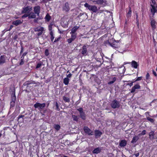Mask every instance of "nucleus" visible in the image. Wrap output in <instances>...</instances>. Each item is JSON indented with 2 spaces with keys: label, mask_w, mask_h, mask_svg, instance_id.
I'll return each mask as SVG.
<instances>
[{
  "label": "nucleus",
  "mask_w": 157,
  "mask_h": 157,
  "mask_svg": "<svg viewBox=\"0 0 157 157\" xmlns=\"http://www.w3.org/2000/svg\"><path fill=\"white\" fill-rule=\"evenodd\" d=\"M42 65V63H38L37 64V65L36 67V68L37 69L40 67Z\"/></svg>",
  "instance_id": "obj_41"
},
{
  "label": "nucleus",
  "mask_w": 157,
  "mask_h": 157,
  "mask_svg": "<svg viewBox=\"0 0 157 157\" xmlns=\"http://www.w3.org/2000/svg\"><path fill=\"white\" fill-rule=\"evenodd\" d=\"M40 19L39 18H37L36 19H34V22L35 23H37L38 22V20H39Z\"/></svg>",
  "instance_id": "obj_50"
},
{
  "label": "nucleus",
  "mask_w": 157,
  "mask_h": 157,
  "mask_svg": "<svg viewBox=\"0 0 157 157\" xmlns=\"http://www.w3.org/2000/svg\"><path fill=\"white\" fill-rule=\"evenodd\" d=\"M142 78V77H138L137 79L135 81H137L139 80H140Z\"/></svg>",
  "instance_id": "obj_48"
},
{
  "label": "nucleus",
  "mask_w": 157,
  "mask_h": 157,
  "mask_svg": "<svg viewBox=\"0 0 157 157\" xmlns=\"http://www.w3.org/2000/svg\"><path fill=\"white\" fill-rule=\"evenodd\" d=\"M70 8L69 6V4L67 2H66L63 7V10L66 12H68L70 10Z\"/></svg>",
  "instance_id": "obj_10"
},
{
  "label": "nucleus",
  "mask_w": 157,
  "mask_h": 157,
  "mask_svg": "<svg viewBox=\"0 0 157 157\" xmlns=\"http://www.w3.org/2000/svg\"><path fill=\"white\" fill-rule=\"evenodd\" d=\"M45 103L41 104L37 102L34 105V106L35 108L40 110L42 109L45 106Z\"/></svg>",
  "instance_id": "obj_4"
},
{
  "label": "nucleus",
  "mask_w": 157,
  "mask_h": 157,
  "mask_svg": "<svg viewBox=\"0 0 157 157\" xmlns=\"http://www.w3.org/2000/svg\"><path fill=\"white\" fill-rule=\"evenodd\" d=\"M34 11L35 14L39 16L40 11V7L39 6H36L34 7Z\"/></svg>",
  "instance_id": "obj_9"
},
{
  "label": "nucleus",
  "mask_w": 157,
  "mask_h": 157,
  "mask_svg": "<svg viewBox=\"0 0 157 157\" xmlns=\"http://www.w3.org/2000/svg\"><path fill=\"white\" fill-rule=\"evenodd\" d=\"M94 133L95 137L96 138H98L100 137L102 134L101 132L98 130H95Z\"/></svg>",
  "instance_id": "obj_12"
},
{
  "label": "nucleus",
  "mask_w": 157,
  "mask_h": 157,
  "mask_svg": "<svg viewBox=\"0 0 157 157\" xmlns=\"http://www.w3.org/2000/svg\"><path fill=\"white\" fill-rule=\"evenodd\" d=\"M78 17H81V18L83 19H86L87 18V15L86 13H80L78 15Z\"/></svg>",
  "instance_id": "obj_13"
},
{
  "label": "nucleus",
  "mask_w": 157,
  "mask_h": 157,
  "mask_svg": "<svg viewBox=\"0 0 157 157\" xmlns=\"http://www.w3.org/2000/svg\"><path fill=\"white\" fill-rule=\"evenodd\" d=\"M78 28L79 27L77 26L74 27L72 29L70 33H75V32L77 30Z\"/></svg>",
  "instance_id": "obj_27"
},
{
  "label": "nucleus",
  "mask_w": 157,
  "mask_h": 157,
  "mask_svg": "<svg viewBox=\"0 0 157 157\" xmlns=\"http://www.w3.org/2000/svg\"><path fill=\"white\" fill-rule=\"evenodd\" d=\"M133 82H132L131 83H128L127 84V85H129L131 87L132 85Z\"/></svg>",
  "instance_id": "obj_54"
},
{
  "label": "nucleus",
  "mask_w": 157,
  "mask_h": 157,
  "mask_svg": "<svg viewBox=\"0 0 157 157\" xmlns=\"http://www.w3.org/2000/svg\"><path fill=\"white\" fill-rule=\"evenodd\" d=\"M31 83H32L31 82H25L24 84L23 85L25 86H27V87Z\"/></svg>",
  "instance_id": "obj_38"
},
{
  "label": "nucleus",
  "mask_w": 157,
  "mask_h": 157,
  "mask_svg": "<svg viewBox=\"0 0 157 157\" xmlns=\"http://www.w3.org/2000/svg\"><path fill=\"white\" fill-rule=\"evenodd\" d=\"M74 40L71 38H69L67 40V42L69 44L71 43Z\"/></svg>",
  "instance_id": "obj_39"
},
{
  "label": "nucleus",
  "mask_w": 157,
  "mask_h": 157,
  "mask_svg": "<svg viewBox=\"0 0 157 157\" xmlns=\"http://www.w3.org/2000/svg\"><path fill=\"white\" fill-rule=\"evenodd\" d=\"M151 24L152 28L153 29H154L156 28V25H155L156 22L153 18H151Z\"/></svg>",
  "instance_id": "obj_16"
},
{
  "label": "nucleus",
  "mask_w": 157,
  "mask_h": 157,
  "mask_svg": "<svg viewBox=\"0 0 157 157\" xmlns=\"http://www.w3.org/2000/svg\"><path fill=\"white\" fill-rule=\"evenodd\" d=\"M127 141L125 140H122L120 141L119 145L121 147L125 146L127 144Z\"/></svg>",
  "instance_id": "obj_18"
},
{
  "label": "nucleus",
  "mask_w": 157,
  "mask_h": 157,
  "mask_svg": "<svg viewBox=\"0 0 157 157\" xmlns=\"http://www.w3.org/2000/svg\"><path fill=\"white\" fill-rule=\"evenodd\" d=\"M5 62V59L4 55L1 56L0 57V65H2Z\"/></svg>",
  "instance_id": "obj_22"
},
{
  "label": "nucleus",
  "mask_w": 157,
  "mask_h": 157,
  "mask_svg": "<svg viewBox=\"0 0 157 157\" xmlns=\"http://www.w3.org/2000/svg\"><path fill=\"white\" fill-rule=\"evenodd\" d=\"M154 132L151 131L149 133V139L150 140H153L154 139Z\"/></svg>",
  "instance_id": "obj_21"
},
{
  "label": "nucleus",
  "mask_w": 157,
  "mask_h": 157,
  "mask_svg": "<svg viewBox=\"0 0 157 157\" xmlns=\"http://www.w3.org/2000/svg\"><path fill=\"white\" fill-rule=\"evenodd\" d=\"M23 47L21 46V50L20 52L21 53L23 52Z\"/></svg>",
  "instance_id": "obj_60"
},
{
  "label": "nucleus",
  "mask_w": 157,
  "mask_h": 157,
  "mask_svg": "<svg viewBox=\"0 0 157 157\" xmlns=\"http://www.w3.org/2000/svg\"><path fill=\"white\" fill-rule=\"evenodd\" d=\"M134 155H135V156L136 157L138 156L139 155V153H138L136 154H134Z\"/></svg>",
  "instance_id": "obj_59"
},
{
  "label": "nucleus",
  "mask_w": 157,
  "mask_h": 157,
  "mask_svg": "<svg viewBox=\"0 0 157 157\" xmlns=\"http://www.w3.org/2000/svg\"><path fill=\"white\" fill-rule=\"evenodd\" d=\"M136 20L137 21H138V19L137 18L138 17V15L137 14H136Z\"/></svg>",
  "instance_id": "obj_64"
},
{
  "label": "nucleus",
  "mask_w": 157,
  "mask_h": 157,
  "mask_svg": "<svg viewBox=\"0 0 157 157\" xmlns=\"http://www.w3.org/2000/svg\"><path fill=\"white\" fill-rule=\"evenodd\" d=\"M36 15L35 13L31 12L29 13V18H35L36 17Z\"/></svg>",
  "instance_id": "obj_25"
},
{
  "label": "nucleus",
  "mask_w": 157,
  "mask_h": 157,
  "mask_svg": "<svg viewBox=\"0 0 157 157\" xmlns=\"http://www.w3.org/2000/svg\"><path fill=\"white\" fill-rule=\"evenodd\" d=\"M139 139V136H135L134 137H133L132 140L131 141V143H135Z\"/></svg>",
  "instance_id": "obj_23"
},
{
  "label": "nucleus",
  "mask_w": 157,
  "mask_h": 157,
  "mask_svg": "<svg viewBox=\"0 0 157 157\" xmlns=\"http://www.w3.org/2000/svg\"><path fill=\"white\" fill-rule=\"evenodd\" d=\"M50 34L51 36V41L52 42L53 40H54V36L53 35V32L52 31H51L50 33Z\"/></svg>",
  "instance_id": "obj_35"
},
{
  "label": "nucleus",
  "mask_w": 157,
  "mask_h": 157,
  "mask_svg": "<svg viewBox=\"0 0 157 157\" xmlns=\"http://www.w3.org/2000/svg\"><path fill=\"white\" fill-rule=\"evenodd\" d=\"M45 54L46 56H48L49 55V53L48 49L45 50Z\"/></svg>",
  "instance_id": "obj_43"
},
{
  "label": "nucleus",
  "mask_w": 157,
  "mask_h": 157,
  "mask_svg": "<svg viewBox=\"0 0 157 157\" xmlns=\"http://www.w3.org/2000/svg\"><path fill=\"white\" fill-rule=\"evenodd\" d=\"M77 110L79 112V116L81 118L84 120H86V115L83 112V109L82 108H80L77 109Z\"/></svg>",
  "instance_id": "obj_2"
},
{
  "label": "nucleus",
  "mask_w": 157,
  "mask_h": 157,
  "mask_svg": "<svg viewBox=\"0 0 157 157\" xmlns=\"http://www.w3.org/2000/svg\"><path fill=\"white\" fill-rule=\"evenodd\" d=\"M151 6L152 7L151 8V12L152 14L153 17L155 13L157 12V7L152 5H151Z\"/></svg>",
  "instance_id": "obj_11"
},
{
  "label": "nucleus",
  "mask_w": 157,
  "mask_h": 157,
  "mask_svg": "<svg viewBox=\"0 0 157 157\" xmlns=\"http://www.w3.org/2000/svg\"><path fill=\"white\" fill-rule=\"evenodd\" d=\"M22 23V22L20 20H16L13 21L12 22V24L15 26H17L18 25L21 24Z\"/></svg>",
  "instance_id": "obj_17"
},
{
  "label": "nucleus",
  "mask_w": 157,
  "mask_h": 157,
  "mask_svg": "<svg viewBox=\"0 0 157 157\" xmlns=\"http://www.w3.org/2000/svg\"><path fill=\"white\" fill-rule=\"evenodd\" d=\"M43 33V31L40 32H39V33H37V35L38 36H40V35H42Z\"/></svg>",
  "instance_id": "obj_52"
},
{
  "label": "nucleus",
  "mask_w": 157,
  "mask_h": 157,
  "mask_svg": "<svg viewBox=\"0 0 157 157\" xmlns=\"http://www.w3.org/2000/svg\"><path fill=\"white\" fill-rule=\"evenodd\" d=\"M15 102L11 101L10 102V107H13L15 105Z\"/></svg>",
  "instance_id": "obj_46"
},
{
  "label": "nucleus",
  "mask_w": 157,
  "mask_h": 157,
  "mask_svg": "<svg viewBox=\"0 0 157 157\" xmlns=\"http://www.w3.org/2000/svg\"><path fill=\"white\" fill-rule=\"evenodd\" d=\"M44 28L43 27L39 26L34 29V30L35 32H41L44 31Z\"/></svg>",
  "instance_id": "obj_19"
},
{
  "label": "nucleus",
  "mask_w": 157,
  "mask_h": 157,
  "mask_svg": "<svg viewBox=\"0 0 157 157\" xmlns=\"http://www.w3.org/2000/svg\"><path fill=\"white\" fill-rule=\"evenodd\" d=\"M70 33L71 34V38L73 39L74 40L76 38L77 34L76 33Z\"/></svg>",
  "instance_id": "obj_34"
},
{
  "label": "nucleus",
  "mask_w": 157,
  "mask_h": 157,
  "mask_svg": "<svg viewBox=\"0 0 157 157\" xmlns=\"http://www.w3.org/2000/svg\"><path fill=\"white\" fill-rule=\"evenodd\" d=\"M48 29L51 32L52 30V25H49L48 26Z\"/></svg>",
  "instance_id": "obj_47"
},
{
  "label": "nucleus",
  "mask_w": 157,
  "mask_h": 157,
  "mask_svg": "<svg viewBox=\"0 0 157 157\" xmlns=\"http://www.w3.org/2000/svg\"><path fill=\"white\" fill-rule=\"evenodd\" d=\"M129 9L128 12L126 16L128 18H129L130 17H131V15L132 10L131 9V8L130 7H129Z\"/></svg>",
  "instance_id": "obj_28"
},
{
  "label": "nucleus",
  "mask_w": 157,
  "mask_h": 157,
  "mask_svg": "<svg viewBox=\"0 0 157 157\" xmlns=\"http://www.w3.org/2000/svg\"><path fill=\"white\" fill-rule=\"evenodd\" d=\"M91 1H92L93 2H94V3L98 4V5H101L103 3H106V0H90Z\"/></svg>",
  "instance_id": "obj_7"
},
{
  "label": "nucleus",
  "mask_w": 157,
  "mask_h": 157,
  "mask_svg": "<svg viewBox=\"0 0 157 157\" xmlns=\"http://www.w3.org/2000/svg\"><path fill=\"white\" fill-rule=\"evenodd\" d=\"M51 18V17L49 15L48 13H47L46 14V15L45 17V19H46V20L47 21H50V20Z\"/></svg>",
  "instance_id": "obj_31"
},
{
  "label": "nucleus",
  "mask_w": 157,
  "mask_h": 157,
  "mask_svg": "<svg viewBox=\"0 0 157 157\" xmlns=\"http://www.w3.org/2000/svg\"><path fill=\"white\" fill-rule=\"evenodd\" d=\"M60 38H61L60 37H59L58 38H56L54 40V42H56L57 41H58L60 40Z\"/></svg>",
  "instance_id": "obj_45"
},
{
  "label": "nucleus",
  "mask_w": 157,
  "mask_h": 157,
  "mask_svg": "<svg viewBox=\"0 0 157 157\" xmlns=\"http://www.w3.org/2000/svg\"><path fill=\"white\" fill-rule=\"evenodd\" d=\"M28 1L31 2L32 3H34L35 2L37 1V0H28Z\"/></svg>",
  "instance_id": "obj_51"
},
{
  "label": "nucleus",
  "mask_w": 157,
  "mask_h": 157,
  "mask_svg": "<svg viewBox=\"0 0 157 157\" xmlns=\"http://www.w3.org/2000/svg\"><path fill=\"white\" fill-rule=\"evenodd\" d=\"M111 106L113 109L118 108L120 106V102L116 100H114L112 102Z\"/></svg>",
  "instance_id": "obj_3"
},
{
  "label": "nucleus",
  "mask_w": 157,
  "mask_h": 157,
  "mask_svg": "<svg viewBox=\"0 0 157 157\" xmlns=\"http://www.w3.org/2000/svg\"><path fill=\"white\" fill-rule=\"evenodd\" d=\"M101 149L99 147L95 148L92 151V152L94 154H98L101 151Z\"/></svg>",
  "instance_id": "obj_20"
},
{
  "label": "nucleus",
  "mask_w": 157,
  "mask_h": 157,
  "mask_svg": "<svg viewBox=\"0 0 157 157\" xmlns=\"http://www.w3.org/2000/svg\"><path fill=\"white\" fill-rule=\"evenodd\" d=\"M21 61L20 63V65H23L24 64V57H23V58H21Z\"/></svg>",
  "instance_id": "obj_40"
},
{
  "label": "nucleus",
  "mask_w": 157,
  "mask_h": 157,
  "mask_svg": "<svg viewBox=\"0 0 157 157\" xmlns=\"http://www.w3.org/2000/svg\"><path fill=\"white\" fill-rule=\"evenodd\" d=\"M140 87V86L138 84L135 85L132 87L131 92V93H134L135 91L136 90L139 89Z\"/></svg>",
  "instance_id": "obj_14"
},
{
  "label": "nucleus",
  "mask_w": 157,
  "mask_h": 157,
  "mask_svg": "<svg viewBox=\"0 0 157 157\" xmlns=\"http://www.w3.org/2000/svg\"><path fill=\"white\" fill-rule=\"evenodd\" d=\"M72 117L74 121L78 122L79 119V117L75 115L72 114Z\"/></svg>",
  "instance_id": "obj_26"
},
{
  "label": "nucleus",
  "mask_w": 157,
  "mask_h": 157,
  "mask_svg": "<svg viewBox=\"0 0 157 157\" xmlns=\"http://www.w3.org/2000/svg\"><path fill=\"white\" fill-rule=\"evenodd\" d=\"M29 17V14H28L25 13L22 16V18H24L25 17Z\"/></svg>",
  "instance_id": "obj_42"
},
{
  "label": "nucleus",
  "mask_w": 157,
  "mask_h": 157,
  "mask_svg": "<svg viewBox=\"0 0 157 157\" xmlns=\"http://www.w3.org/2000/svg\"><path fill=\"white\" fill-rule=\"evenodd\" d=\"M153 74L155 76H156L157 74L156 72L154 71V70H152Z\"/></svg>",
  "instance_id": "obj_57"
},
{
  "label": "nucleus",
  "mask_w": 157,
  "mask_h": 157,
  "mask_svg": "<svg viewBox=\"0 0 157 157\" xmlns=\"http://www.w3.org/2000/svg\"><path fill=\"white\" fill-rule=\"evenodd\" d=\"M23 10L22 11V13H29L30 11L32 10V7L31 6H27L25 8H23Z\"/></svg>",
  "instance_id": "obj_6"
},
{
  "label": "nucleus",
  "mask_w": 157,
  "mask_h": 157,
  "mask_svg": "<svg viewBox=\"0 0 157 157\" xmlns=\"http://www.w3.org/2000/svg\"><path fill=\"white\" fill-rule=\"evenodd\" d=\"M63 99L65 102H69L70 101L69 98L67 97H66L65 96H63Z\"/></svg>",
  "instance_id": "obj_33"
},
{
  "label": "nucleus",
  "mask_w": 157,
  "mask_h": 157,
  "mask_svg": "<svg viewBox=\"0 0 157 157\" xmlns=\"http://www.w3.org/2000/svg\"><path fill=\"white\" fill-rule=\"evenodd\" d=\"M54 128L57 131H58L60 128V126L58 124H54Z\"/></svg>",
  "instance_id": "obj_30"
},
{
  "label": "nucleus",
  "mask_w": 157,
  "mask_h": 157,
  "mask_svg": "<svg viewBox=\"0 0 157 157\" xmlns=\"http://www.w3.org/2000/svg\"><path fill=\"white\" fill-rule=\"evenodd\" d=\"M109 45L114 49L118 48L120 47V43L118 42H114L113 43H109Z\"/></svg>",
  "instance_id": "obj_8"
},
{
  "label": "nucleus",
  "mask_w": 157,
  "mask_h": 157,
  "mask_svg": "<svg viewBox=\"0 0 157 157\" xmlns=\"http://www.w3.org/2000/svg\"><path fill=\"white\" fill-rule=\"evenodd\" d=\"M24 117V115H19L18 116V117H17L18 119H19L20 118H22V117Z\"/></svg>",
  "instance_id": "obj_56"
},
{
  "label": "nucleus",
  "mask_w": 157,
  "mask_h": 157,
  "mask_svg": "<svg viewBox=\"0 0 157 157\" xmlns=\"http://www.w3.org/2000/svg\"><path fill=\"white\" fill-rule=\"evenodd\" d=\"M72 75L70 73L68 75H67V78H70L71 77Z\"/></svg>",
  "instance_id": "obj_53"
},
{
  "label": "nucleus",
  "mask_w": 157,
  "mask_h": 157,
  "mask_svg": "<svg viewBox=\"0 0 157 157\" xmlns=\"http://www.w3.org/2000/svg\"><path fill=\"white\" fill-rule=\"evenodd\" d=\"M84 6L93 12H96L98 10L97 7L95 5H90L87 3L84 4Z\"/></svg>",
  "instance_id": "obj_1"
},
{
  "label": "nucleus",
  "mask_w": 157,
  "mask_h": 157,
  "mask_svg": "<svg viewBox=\"0 0 157 157\" xmlns=\"http://www.w3.org/2000/svg\"><path fill=\"white\" fill-rule=\"evenodd\" d=\"M153 37H155L156 39H157V32L156 33L154 34L153 36Z\"/></svg>",
  "instance_id": "obj_55"
},
{
  "label": "nucleus",
  "mask_w": 157,
  "mask_h": 157,
  "mask_svg": "<svg viewBox=\"0 0 157 157\" xmlns=\"http://www.w3.org/2000/svg\"><path fill=\"white\" fill-rule=\"evenodd\" d=\"M151 2H152V3L153 4H155V1L154 0H151Z\"/></svg>",
  "instance_id": "obj_63"
},
{
  "label": "nucleus",
  "mask_w": 157,
  "mask_h": 157,
  "mask_svg": "<svg viewBox=\"0 0 157 157\" xmlns=\"http://www.w3.org/2000/svg\"><path fill=\"white\" fill-rule=\"evenodd\" d=\"M70 79L67 78H65L63 80V83L65 85H67Z\"/></svg>",
  "instance_id": "obj_29"
},
{
  "label": "nucleus",
  "mask_w": 157,
  "mask_h": 157,
  "mask_svg": "<svg viewBox=\"0 0 157 157\" xmlns=\"http://www.w3.org/2000/svg\"><path fill=\"white\" fill-rule=\"evenodd\" d=\"M146 133V131L145 130H143L142 132L138 135L139 136H140L142 135H144Z\"/></svg>",
  "instance_id": "obj_36"
},
{
  "label": "nucleus",
  "mask_w": 157,
  "mask_h": 157,
  "mask_svg": "<svg viewBox=\"0 0 157 157\" xmlns=\"http://www.w3.org/2000/svg\"><path fill=\"white\" fill-rule=\"evenodd\" d=\"M83 130L85 132L89 135H93L94 134L93 132L88 127L85 126L83 128Z\"/></svg>",
  "instance_id": "obj_5"
},
{
  "label": "nucleus",
  "mask_w": 157,
  "mask_h": 157,
  "mask_svg": "<svg viewBox=\"0 0 157 157\" xmlns=\"http://www.w3.org/2000/svg\"><path fill=\"white\" fill-rule=\"evenodd\" d=\"M12 101H11L15 102L16 100V96L15 93L12 94L11 96Z\"/></svg>",
  "instance_id": "obj_32"
},
{
  "label": "nucleus",
  "mask_w": 157,
  "mask_h": 157,
  "mask_svg": "<svg viewBox=\"0 0 157 157\" xmlns=\"http://www.w3.org/2000/svg\"><path fill=\"white\" fill-rule=\"evenodd\" d=\"M114 82H113V81H111L108 82V84H113Z\"/></svg>",
  "instance_id": "obj_61"
},
{
  "label": "nucleus",
  "mask_w": 157,
  "mask_h": 157,
  "mask_svg": "<svg viewBox=\"0 0 157 157\" xmlns=\"http://www.w3.org/2000/svg\"><path fill=\"white\" fill-rule=\"evenodd\" d=\"M88 47V45H84L82 49V51L81 52V53L82 54L84 55L86 54L87 52V48Z\"/></svg>",
  "instance_id": "obj_15"
},
{
  "label": "nucleus",
  "mask_w": 157,
  "mask_h": 157,
  "mask_svg": "<svg viewBox=\"0 0 157 157\" xmlns=\"http://www.w3.org/2000/svg\"><path fill=\"white\" fill-rule=\"evenodd\" d=\"M150 76L149 74L148 73H147L146 75V78L147 79H148Z\"/></svg>",
  "instance_id": "obj_58"
},
{
  "label": "nucleus",
  "mask_w": 157,
  "mask_h": 157,
  "mask_svg": "<svg viewBox=\"0 0 157 157\" xmlns=\"http://www.w3.org/2000/svg\"><path fill=\"white\" fill-rule=\"evenodd\" d=\"M116 80V78L115 77H114L113 78V82H114Z\"/></svg>",
  "instance_id": "obj_62"
},
{
  "label": "nucleus",
  "mask_w": 157,
  "mask_h": 157,
  "mask_svg": "<svg viewBox=\"0 0 157 157\" xmlns=\"http://www.w3.org/2000/svg\"><path fill=\"white\" fill-rule=\"evenodd\" d=\"M147 119L148 121H150L151 123L153 122L154 121V120L153 119L149 117H147Z\"/></svg>",
  "instance_id": "obj_37"
},
{
  "label": "nucleus",
  "mask_w": 157,
  "mask_h": 157,
  "mask_svg": "<svg viewBox=\"0 0 157 157\" xmlns=\"http://www.w3.org/2000/svg\"><path fill=\"white\" fill-rule=\"evenodd\" d=\"M55 105H56V109L57 110H59V106L58 103L56 102Z\"/></svg>",
  "instance_id": "obj_44"
},
{
  "label": "nucleus",
  "mask_w": 157,
  "mask_h": 157,
  "mask_svg": "<svg viewBox=\"0 0 157 157\" xmlns=\"http://www.w3.org/2000/svg\"><path fill=\"white\" fill-rule=\"evenodd\" d=\"M131 65L132 67L134 68H137L138 66L137 63L134 60L132 61Z\"/></svg>",
  "instance_id": "obj_24"
},
{
  "label": "nucleus",
  "mask_w": 157,
  "mask_h": 157,
  "mask_svg": "<svg viewBox=\"0 0 157 157\" xmlns=\"http://www.w3.org/2000/svg\"><path fill=\"white\" fill-rule=\"evenodd\" d=\"M27 52H25L24 53H23L22 56L21 57V58H23V57L24 58V56L26 55L27 54Z\"/></svg>",
  "instance_id": "obj_49"
}]
</instances>
